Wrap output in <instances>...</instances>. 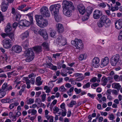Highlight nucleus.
<instances>
[{"label":"nucleus","instance_id":"1","mask_svg":"<svg viewBox=\"0 0 122 122\" xmlns=\"http://www.w3.org/2000/svg\"><path fill=\"white\" fill-rule=\"evenodd\" d=\"M62 3L63 13L67 16L70 17L71 15L72 10L75 9L73 3L71 1L65 0L63 1Z\"/></svg>","mask_w":122,"mask_h":122},{"label":"nucleus","instance_id":"2","mask_svg":"<svg viewBox=\"0 0 122 122\" xmlns=\"http://www.w3.org/2000/svg\"><path fill=\"white\" fill-rule=\"evenodd\" d=\"M25 56L27 57L26 61L27 62H30L33 60L34 57V53L32 49L30 48L26 50L25 53Z\"/></svg>","mask_w":122,"mask_h":122},{"label":"nucleus","instance_id":"3","mask_svg":"<svg viewBox=\"0 0 122 122\" xmlns=\"http://www.w3.org/2000/svg\"><path fill=\"white\" fill-rule=\"evenodd\" d=\"M71 44L75 45L77 49L80 51L83 48V45L82 41L80 39H78L76 38L74 41H71Z\"/></svg>","mask_w":122,"mask_h":122},{"label":"nucleus","instance_id":"4","mask_svg":"<svg viewBox=\"0 0 122 122\" xmlns=\"http://www.w3.org/2000/svg\"><path fill=\"white\" fill-rule=\"evenodd\" d=\"M61 7L59 4L51 5L50 7L49 10L51 14L54 15H56L59 13V9Z\"/></svg>","mask_w":122,"mask_h":122},{"label":"nucleus","instance_id":"5","mask_svg":"<svg viewBox=\"0 0 122 122\" xmlns=\"http://www.w3.org/2000/svg\"><path fill=\"white\" fill-rule=\"evenodd\" d=\"M40 11L43 17H49L50 16V14L48 8L46 6L42 7L40 10Z\"/></svg>","mask_w":122,"mask_h":122},{"label":"nucleus","instance_id":"6","mask_svg":"<svg viewBox=\"0 0 122 122\" xmlns=\"http://www.w3.org/2000/svg\"><path fill=\"white\" fill-rule=\"evenodd\" d=\"M14 0H3L1 4V10L3 12L7 10L9 6L8 2L10 3H12Z\"/></svg>","mask_w":122,"mask_h":122},{"label":"nucleus","instance_id":"7","mask_svg":"<svg viewBox=\"0 0 122 122\" xmlns=\"http://www.w3.org/2000/svg\"><path fill=\"white\" fill-rule=\"evenodd\" d=\"M11 41L9 39L6 38L2 42L4 47L7 49L10 48L12 46Z\"/></svg>","mask_w":122,"mask_h":122},{"label":"nucleus","instance_id":"8","mask_svg":"<svg viewBox=\"0 0 122 122\" xmlns=\"http://www.w3.org/2000/svg\"><path fill=\"white\" fill-rule=\"evenodd\" d=\"M99 58L97 57H95L92 60L91 63V66L92 67L97 68L99 66Z\"/></svg>","mask_w":122,"mask_h":122},{"label":"nucleus","instance_id":"9","mask_svg":"<svg viewBox=\"0 0 122 122\" xmlns=\"http://www.w3.org/2000/svg\"><path fill=\"white\" fill-rule=\"evenodd\" d=\"M41 21L38 24V25L41 27L44 28L48 25V21L47 20L43 18Z\"/></svg>","mask_w":122,"mask_h":122},{"label":"nucleus","instance_id":"10","mask_svg":"<svg viewBox=\"0 0 122 122\" xmlns=\"http://www.w3.org/2000/svg\"><path fill=\"white\" fill-rule=\"evenodd\" d=\"M39 34L42 36L45 40H46L48 38V35L46 29H43L40 30L38 32Z\"/></svg>","mask_w":122,"mask_h":122},{"label":"nucleus","instance_id":"11","mask_svg":"<svg viewBox=\"0 0 122 122\" xmlns=\"http://www.w3.org/2000/svg\"><path fill=\"white\" fill-rule=\"evenodd\" d=\"M12 51H14L15 52L19 53L22 51V49L20 46L18 45H16L12 46Z\"/></svg>","mask_w":122,"mask_h":122},{"label":"nucleus","instance_id":"12","mask_svg":"<svg viewBox=\"0 0 122 122\" xmlns=\"http://www.w3.org/2000/svg\"><path fill=\"white\" fill-rule=\"evenodd\" d=\"M77 8L80 14L83 15L85 12L86 10L85 7L83 5L80 4L78 5Z\"/></svg>","mask_w":122,"mask_h":122},{"label":"nucleus","instance_id":"13","mask_svg":"<svg viewBox=\"0 0 122 122\" xmlns=\"http://www.w3.org/2000/svg\"><path fill=\"white\" fill-rule=\"evenodd\" d=\"M102 14V13L100 11L96 10L94 12L93 17L95 19H98L100 18Z\"/></svg>","mask_w":122,"mask_h":122},{"label":"nucleus","instance_id":"14","mask_svg":"<svg viewBox=\"0 0 122 122\" xmlns=\"http://www.w3.org/2000/svg\"><path fill=\"white\" fill-rule=\"evenodd\" d=\"M103 16L104 21V24L105 23V26L106 27H109L111 24V21L107 16L105 15Z\"/></svg>","mask_w":122,"mask_h":122},{"label":"nucleus","instance_id":"15","mask_svg":"<svg viewBox=\"0 0 122 122\" xmlns=\"http://www.w3.org/2000/svg\"><path fill=\"white\" fill-rule=\"evenodd\" d=\"M116 28L117 29H121L122 27V19L118 20L115 23Z\"/></svg>","mask_w":122,"mask_h":122},{"label":"nucleus","instance_id":"16","mask_svg":"<svg viewBox=\"0 0 122 122\" xmlns=\"http://www.w3.org/2000/svg\"><path fill=\"white\" fill-rule=\"evenodd\" d=\"M20 25L22 26L27 27L30 24V22L26 20H21L19 22Z\"/></svg>","mask_w":122,"mask_h":122},{"label":"nucleus","instance_id":"17","mask_svg":"<svg viewBox=\"0 0 122 122\" xmlns=\"http://www.w3.org/2000/svg\"><path fill=\"white\" fill-rule=\"evenodd\" d=\"M56 26L57 31L59 33H61L64 31V27L62 24L58 23L56 24Z\"/></svg>","mask_w":122,"mask_h":122},{"label":"nucleus","instance_id":"18","mask_svg":"<svg viewBox=\"0 0 122 122\" xmlns=\"http://www.w3.org/2000/svg\"><path fill=\"white\" fill-rule=\"evenodd\" d=\"M109 62V58L107 56L105 57L103 59H102L101 65L103 66L107 65Z\"/></svg>","mask_w":122,"mask_h":122},{"label":"nucleus","instance_id":"19","mask_svg":"<svg viewBox=\"0 0 122 122\" xmlns=\"http://www.w3.org/2000/svg\"><path fill=\"white\" fill-rule=\"evenodd\" d=\"M103 16H102L100 19L97 22V24L99 27H103L104 25V22L103 18Z\"/></svg>","mask_w":122,"mask_h":122},{"label":"nucleus","instance_id":"20","mask_svg":"<svg viewBox=\"0 0 122 122\" xmlns=\"http://www.w3.org/2000/svg\"><path fill=\"white\" fill-rule=\"evenodd\" d=\"M34 50L36 53H38L42 51V48L40 46H34L33 47Z\"/></svg>","mask_w":122,"mask_h":122},{"label":"nucleus","instance_id":"21","mask_svg":"<svg viewBox=\"0 0 122 122\" xmlns=\"http://www.w3.org/2000/svg\"><path fill=\"white\" fill-rule=\"evenodd\" d=\"M12 29V28L10 25V23H8L7 25L6 26L5 30V32L7 33L10 32L11 31Z\"/></svg>","mask_w":122,"mask_h":122},{"label":"nucleus","instance_id":"22","mask_svg":"<svg viewBox=\"0 0 122 122\" xmlns=\"http://www.w3.org/2000/svg\"><path fill=\"white\" fill-rule=\"evenodd\" d=\"M41 76H39L36 78L35 84L37 86H39L42 84V82L41 81Z\"/></svg>","mask_w":122,"mask_h":122},{"label":"nucleus","instance_id":"23","mask_svg":"<svg viewBox=\"0 0 122 122\" xmlns=\"http://www.w3.org/2000/svg\"><path fill=\"white\" fill-rule=\"evenodd\" d=\"M42 16L41 15H35V17L36 20L38 24L41 21V20L43 19V18Z\"/></svg>","mask_w":122,"mask_h":122},{"label":"nucleus","instance_id":"24","mask_svg":"<svg viewBox=\"0 0 122 122\" xmlns=\"http://www.w3.org/2000/svg\"><path fill=\"white\" fill-rule=\"evenodd\" d=\"M112 87L113 88L117 89L119 90L121 87V86L118 83H114L112 84Z\"/></svg>","mask_w":122,"mask_h":122},{"label":"nucleus","instance_id":"25","mask_svg":"<svg viewBox=\"0 0 122 122\" xmlns=\"http://www.w3.org/2000/svg\"><path fill=\"white\" fill-rule=\"evenodd\" d=\"M29 33L28 31H26L25 32L23 33L21 35V38L22 40H24L27 38L29 36Z\"/></svg>","mask_w":122,"mask_h":122},{"label":"nucleus","instance_id":"26","mask_svg":"<svg viewBox=\"0 0 122 122\" xmlns=\"http://www.w3.org/2000/svg\"><path fill=\"white\" fill-rule=\"evenodd\" d=\"M101 80L102 85L105 86L107 84L108 82V79L107 78H106L105 76L103 77L102 78Z\"/></svg>","mask_w":122,"mask_h":122},{"label":"nucleus","instance_id":"27","mask_svg":"<svg viewBox=\"0 0 122 122\" xmlns=\"http://www.w3.org/2000/svg\"><path fill=\"white\" fill-rule=\"evenodd\" d=\"M28 42V41L27 40L22 43V45L25 49H27V48L29 45Z\"/></svg>","mask_w":122,"mask_h":122},{"label":"nucleus","instance_id":"28","mask_svg":"<svg viewBox=\"0 0 122 122\" xmlns=\"http://www.w3.org/2000/svg\"><path fill=\"white\" fill-rule=\"evenodd\" d=\"M55 16V18L56 21L57 22H58L61 21V16L58 15V14L56 15H54Z\"/></svg>","mask_w":122,"mask_h":122},{"label":"nucleus","instance_id":"29","mask_svg":"<svg viewBox=\"0 0 122 122\" xmlns=\"http://www.w3.org/2000/svg\"><path fill=\"white\" fill-rule=\"evenodd\" d=\"M113 58H112L118 62L119 61L120 59V56L118 54H117L113 56Z\"/></svg>","mask_w":122,"mask_h":122},{"label":"nucleus","instance_id":"30","mask_svg":"<svg viewBox=\"0 0 122 122\" xmlns=\"http://www.w3.org/2000/svg\"><path fill=\"white\" fill-rule=\"evenodd\" d=\"M8 36L11 39V41H13L15 40L14 34L13 33L8 34Z\"/></svg>","mask_w":122,"mask_h":122},{"label":"nucleus","instance_id":"31","mask_svg":"<svg viewBox=\"0 0 122 122\" xmlns=\"http://www.w3.org/2000/svg\"><path fill=\"white\" fill-rule=\"evenodd\" d=\"M76 104V101H72L68 105L70 107H72L74 105H75Z\"/></svg>","mask_w":122,"mask_h":122},{"label":"nucleus","instance_id":"32","mask_svg":"<svg viewBox=\"0 0 122 122\" xmlns=\"http://www.w3.org/2000/svg\"><path fill=\"white\" fill-rule=\"evenodd\" d=\"M42 46L45 49L47 50H48V45L47 43L46 42H44L42 44Z\"/></svg>","mask_w":122,"mask_h":122},{"label":"nucleus","instance_id":"33","mask_svg":"<svg viewBox=\"0 0 122 122\" xmlns=\"http://www.w3.org/2000/svg\"><path fill=\"white\" fill-rule=\"evenodd\" d=\"M17 73L15 71H13L12 72H10L8 73H7L8 76L9 77H11L10 75L15 76L17 75Z\"/></svg>","mask_w":122,"mask_h":122},{"label":"nucleus","instance_id":"34","mask_svg":"<svg viewBox=\"0 0 122 122\" xmlns=\"http://www.w3.org/2000/svg\"><path fill=\"white\" fill-rule=\"evenodd\" d=\"M59 43H60V44H61L62 46H64L65 45L66 43L65 38L63 37V39L61 40V41H60Z\"/></svg>","mask_w":122,"mask_h":122},{"label":"nucleus","instance_id":"35","mask_svg":"<svg viewBox=\"0 0 122 122\" xmlns=\"http://www.w3.org/2000/svg\"><path fill=\"white\" fill-rule=\"evenodd\" d=\"M118 62L112 58L111 60V63L112 65L113 66L116 65Z\"/></svg>","mask_w":122,"mask_h":122},{"label":"nucleus","instance_id":"36","mask_svg":"<svg viewBox=\"0 0 122 122\" xmlns=\"http://www.w3.org/2000/svg\"><path fill=\"white\" fill-rule=\"evenodd\" d=\"M92 10L90 8H87L86 10V12L87 14V15L88 16H89L91 14L92 12Z\"/></svg>","mask_w":122,"mask_h":122},{"label":"nucleus","instance_id":"37","mask_svg":"<svg viewBox=\"0 0 122 122\" xmlns=\"http://www.w3.org/2000/svg\"><path fill=\"white\" fill-rule=\"evenodd\" d=\"M98 6L99 7L104 8L105 7L106 5L105 3L103 2L99 4Z\"/></svg>","mask_w":122,"mask_h":122},{"label":"nucleus","instance_id":"38","mask_svg":"<svg viewBox=\"0 0 122 122\" xmlns=\"http://www.w3.org/2000/svg\"><path fill=\"white\" fill-rule=\"evenodd\" d=\"M34 102V99H33L30 98L27 101V104H30L33 103Z\"/></svg>","mask_w":122,"mask_h":122},{"label":"nucleus","instance_id":"39","mask_svg":"<svg viewBox=\"0 0 122 122\" xmlns=\"http://www.w3.org/2000/svg\"><path fill=\"white\" fill-rule=\"evenodd\" d=\"M56 32L55 30H53L51 31L50 35L52 37H54L55 36Z\"/></svg>","mask_w":122,"mask_h":122},{"label":"nucleus","instance_id":"40","mask_svg":"<svg viewBox=\"0 0 122 122\" xmlns=\"http://www.w3.org/2000/svg\"><path fill=\"white\" fill-rule=\"evenodd\" d=\"M59 90L61 92H65L66 91V90L64 86H62L60 87L59 89Z\"/></svg>","mask_w":122,"mask_h":122},{"label":"nucleus","instance_id":"41","mask_svg":"<svg viewBox=\"0 0 122 122\" xmlns=\"http://www.w3.org/2000/svg\"><path fill=\"white\" fill-rule=\"evenodd\" d=\"M90 83L89 82L87 83L86 84L84 85L83 86V88L84 89H86L89 88L90 86Z\"/></svg>","mask_w":122,"mask_h":122},{"label":"nucleus","instance_id":"42","mask_svg":"<svg viewBox=\"0 0 122 122\" xmlns=\"http://www.w3.org/2000/svg\"><path fill=\"white\" fill-rule=\"evenodd\" d=\"M86 58V57H85L84 55L81 54L80 56L79 57V59L80 60L82 61L83 60L85 59Z\"/></svg>","mask_w":122,"mask_h":122},{"label":"nucleus","instance_id":"43","mask_svg":"<svg viewBox=\"0 0 122 122\" xmlns=\"http://www.w3.org/2000/svg\"><path fill=\"white\" fill-rule=\"evenodd\" d=\"M99 84L97 83H95L91 85V86L92 88L95 89L94 87H96L99 85Z\"/></svg>","mask_w":122,"mask_h":122},{"label":"nucleus","instance_id":"44","mask_svg":"<svg viewBox=\"0 0 122 122\" xmlns=\"http://www.w3.org/2000/svg\"><path fill=\"white\" fill-rule=\"evenodd\" d=\"M63 39V37L61 35H59L58 36V37L57 38V41L59 43L60 41H61V40Z\"/></svg>","mask_w":122,"mask_h":122},{"label":"nucleus","instance_id":"45","mask_svg":"<svg viewBox=\"0 0 122 122\" xmlns=\"http://www.w3.org/2000/svg\"><path fill=\"white\" fill-rule=\"evenodd\" d=\"M119 90H118L117 91L116 90L113 89L112 90V93L115 95H117L118 94Z\"/></svg>","mask_w":122,"mask_h":122},{"label":"nucleus","instance_id":"46","mask_svg":"<svg viewBox=\"0 0 122 122\" xmlns=\"http://www.w3.org/2000/svg\"><path fill=\"white\" fill-rule=\"evenodd\" d=\"M97 78L96 77L94 76L92 77L90 80V81L91 82H95L96 81H97Z\"/></svg>","mask_w":122,"mask_h":122},{"label":"nucleus","instance_id":"47","mask_svg":"<svg viewBox=\"0 0 122 122\" xmlns=\"http://www.w3.org/2000/svg\"><path fill=\"white\" fill-rule=\"evenodd\" d=\"M46 95L45 94H43L41 95V99L42 102H44L46 100Z\"/></svg>","mask_w":122,"mask_h":122},{"label":"nucleus","instance_id":"48","mask_svg":"<svg viewBox=\"0 0 122 122\" xmlns=\"http://www.w3.org/2000/svg\"><path fill=\"white\" fill-rule=\"evenodd\" d=\"M112 92V90L111 89H108L107 91L106 94L107 95H110Z\"/></svg>","mask_w":122,"mask_h":122},{"label":"nucleus","instance_id":"49","mask_svg":"<svg viewBox=\"0 0 122 122\" xmlns=\"http://www.w3.org/2000/svg\"><path fill=\"white\" fill-rule=\"evenodd\" d=\"M26 6V5L25 4L20 5L18 7L17 9L18 10H21L24 7H25Z\"/></svg>","mask_w":122,"mask_h":122},{"label":"nucleus","instance_id":"50","mask_svg":"<svg viewBox=\"0 0 122 122\" xmlns=\"http://www.w3.org/2000/svg\"><path fill=\"white\" fill-rule=\"evenodd\" d=\"M87 95L91 98L94 99L95 97V94H91L90 93H88Z\"/></svg>","mask_w":122,"mask_h":122},{"label":"nucleus","instance_id":"51","mask_svg":"<svg viewBox=\"0 0 122 122\" xmlns=\"http://www.w3.org/2000/svg\"><path fill=\"white\" fill-rule=\"evenodd\" d=\"M74 91L77 94L81 92V89H78L77 88H76L74 89Z\"/></svg>","mask_w":122,"mask_h":122},{"label":"nucleus","instance_id":"52","mask_svg":"<svg viewBox=\"0 0 122 122\" xmlns=\"http://www.w3.org/2000/svg\"><path fill=\"white\" fill-rule=\"evenodd\" d=\"M0 57L2 58V59L5 60H7L8 58L7 55L5 54H4L3 56H1V57Z\"/></svg>","mask_w":122,"mask_h":122},{"label":"nucleus","instance_id":"53","mask_svg":"<svg viewBox=\"0 0 122 122\" xmlns=\"http://www.w3.org/2000/svg\"><path fill=\"white\" fill-rule=\"evenodd\" d=\"M60 54L59 53H57L55 54H53V56L55 58H56V57H59L60 56Z\"/></svg>","mask_w":122,"mask_h":122},{"label":"nucleus","instance_id":"54","mask_svg":"<svg viewBox=\"0 0 122 122\" xmlns=\"http://www.w3.org/2000/svg\"><path fill=\"white\" fill-rule=\"evenodd\" d=\"M0 91L1 90H0ZM6 92L5 91L1 92L0 91V95H1V96L0 97V98L3 97L5 95Z\"/></svg>","mask_w":122,"mask_h":122},{"label":"nucleus","instance_id":"55","mask_svg":"<svg viewBox=\"0 0 122 122\" xmlns=\"http://www.w3.org/2000/svg\"><path fill=\"white\" fill-rule=\"evenodd\" d=\"M102 75L100 74H98L97 75V76L98 77V79L97 80V81L98 82H99L100 81V78L102 77Z\"/></svg>","mask_w":122,"mask_h":122},{"label":"nucleus","instance_id":"56","mask_svg":"<svg viewBox=\"0 0 122 122\" xmlns=\"http://www.w3.org/2000/svg\"><path fill=\"white\" fill-rule=\"evenodd\" d=\"M18 25V23L16 22H15L13 24L12 27L13 28L16 29L17 26Z\"/></svg>","mask_w":122,"mask_h":122},{"label":"nucleus","instance_id":"57","mask_svg":"<svg viewBox=\"0 0 122 122\" xmlns=\"http://www.w3.org/2000/svg\"><path fill=\"white\" fill-rule=\"evenodd\" d=\"M66 109H64V111L62 112L61 115L63 117L65 116L66 115L67 112Z\"/></svg>","mask_w":122,"mask_h":122},{"label":"nucleus","instance_id":"58","mask_svg":"<svg viewBox=\"0 0 122 122\" xmlns=\"http://www.w3.org/2000/svg\"><path fill=\"white\" fill-rule=\"evenodd\" d=\"M16 117V116L14 115L12 117H11V118H10L11 120L12 121L15 122V121L17 119Z\"/></svg>","mask_w":122,"mask_h":122},{"label":"nucleus","instance_id":"59","mask_svg":"<svg viewBox=\"0 0 122 122\" xmlns=\"http://www.w3.org/2000/svg\"><path fill=\"white\" fill-rule=\"evenodd\" d=\"M7 83H5L2 86V89L3 90L5 89L7 87Z\"/></svg>","mask_w":122,"mask_h":122},{"label":"nucleus","instance_id":"60","mask_svg":"<svg viewBox=\"0 0 122 122\" xmlns=\"http://www.w3.org/2000/svg\"><path fill=\"white\" fill-rule=\"evenodd\" d=\"M20 17V15L19 14L16 15L15 17L16 20L17 21H19Z\"/></svg>","mask_w":122,"mask_h":122},{"label":"nucleus","instance_id":"61","mask_svg":"<svg viewBox=\"0 0 122 122\" xmlns=\"http://www.w3.org/2000/svg\"><path fill=\"white\" fill-rule=\"evenodd\" d=\"M84 78V77H83L78 78H76V81H80L83 80Z\"/></svg>","mask_w":122,"mask_h":122},{"label":"nucleus","instance_id":"62","mask_svg":"<svg viewBox=\"0 0 122 122\" xmlns=\"http://www.w3.org/2000/svg\"><path fill=\"white\" fill-rule=\"evenodd\" d=\"M1 35L3 38H4L8 36V34H7L5 33H2Z\"/></svg>","mask_w":122,"mask_h":122},{"label":"nucleus","instance_id":"63","mask_svg":"<svg viewBox=\"0 0 122 122\" xmlns=\"http://www.w3.org/2000/svg\"><path fill=\"white\" fill-rule=\"evenodd\" d=\"M37 112L34 109H32L31 112V115H34Z\"/></svg>","mask_w":122,"mask_h":122},{"label":"nucleus","instance_id":"64","mask_svg":"<svg viewBox=\"0 0 122 122\" xmlns=\"http://www.w3.org/2000/svg\"><path fill=\"white\" fill-rule=\"evenodd\" d=\"M29 19L30 21L31 22V23L32 24H33V18L32 17V16L31 15H29Z\"/></svg>","mask_w":122,"mask_h":122}]
</instances>
